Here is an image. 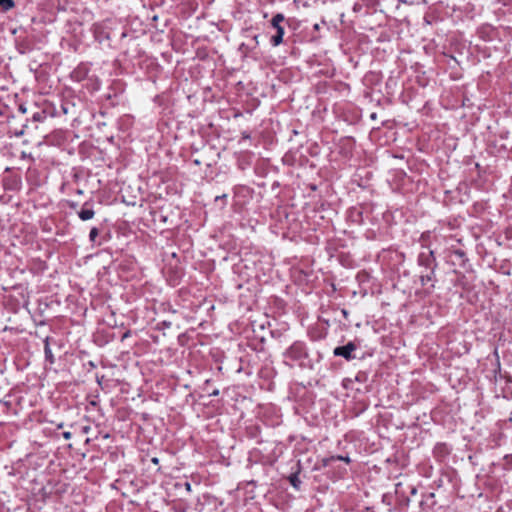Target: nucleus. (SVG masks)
<instances>
[{
  "label": "nucleus",
  "instance_id": "0eeeda50",
  "mask_svg": "<svg viewBox=\"0 0 512 512\" xmlns=\"http://www.w3.org/2000/svg\"><path fill=\"white\" fill-rule=\"evenodd\" d=\"M46 119V114L44 111H37L33 113L32 120L34 122H43Z\"/></svg>",
  "mask_w": 512,
  "mask_h": 512
},
{
  "label": "nucleus",
  "instance_id": "6e6552de",
  "mask_svg": "<svg viewBox=\"0 0 512 512\" xmlns=\"http://www.w3.org/2000/svg\"><path fill=\"white\" fill-rule=\"evenodd\" d=\"M96 237H97V234H96V227H92L90 232H89V238L92 242L96 241Z\"/></svg>",
  "mask_w": 512,
  "mask_h": 512
},
{
  "label": "nucleus",
  "instance_id": "9b49d317",
  "mask_svg": "<svg viewBox=\"0 0 512 512\" xmlns=\"http://www.w3.org/2000/svg\"><path fill=\"white\" fill-rule=\"evenodd\" d=\"M90 405L96 406V399H90L89 400Z\"/></svg>",
  "mask_w": 512,
  "mask_h": 512
},
{
  "label": "nucleus",
  "instance_id": "39448f33",
  "mask_svg": "<svg viewBox=\"0 0 512 512\" xmlns=\"http://www.w3.org/2000/svg\"><path fill=\"white\" fill-rule=\"evenodd\" d=\"M94 214V210L86 206L82 207L81 210L78 212L79 218L84 221L92 219L94 217Z\"/></svg>",
  "mask_w": 512,
  "mask_h": 512
},
{
  "label": "nucleus",
  "instance_id": "1a4fd4ad",
  "mask_svg": "<svg viewBox=\"0 0 512 512\" xmlns=\"http://www.w3.org/2000/svg\"><path fill=\"white\" fill-rule=\"evenodd\" d=\"M19 111L22 113H26V107L24 105L19 106Z\"/></svg>",
  "mask_w": 512,
  "mask_h": 512
},
{
  "label": "nucleus",
  "instance_id": "f8f14e48",
  "mask_svg": "<svg viewBox=\"0 0 512 512\" xmlns=\"http://www.w3.org/2000/svg\"><path fill=\"white\" fill-rule=\"evenodd\" d=\"M64 437H65L66 439H68V438L70 437V433H69V432H65V433H64Z\"/></svg>",
  "mask_w": 512,
  "mask_h": 512
},
{
  "label": "nucleus",
  "instance_id": "9d476101",
  "mask_svg": "<svg viewBox=\"0 0 512 512\" xmlns=\"http://www.w3.org/2000/svg\"><path fill=\"white\" fill-rule=\"evenodd\" d=\"M88 364H89V366H90V370H91V369H93V368L95 367L94 362H93V361H91V360H90V361H88Z\"/></svg>",
  "mask_w": 512,
  "mask_h": 512
},
{
  "label": "nucleus",
  "instance_id": "7ed1b4c3",
  "mask_svg": "<svg viewBox=\"0 0 512 512\" xmlns=\"http://www.w3.org/2000/svg\"><path fill=\"white\" fill-rule=\"evenodd\" d=\"M306 348L303 343L296 342L290 346L287 350L286 355L292 360H301L306 357Z\"/></svg>",
  "mask_w": 512,
  "mask_h": 512
},
{
  "label": "nucleus",
  "instance_id": "20e7f679",
  "mask_svg": "<svg viewBox=\"0 0 512 512\" xmlns=\"http://www.w3.org/2000/svg\"><path fill=\"white\" fill-rule=\"evenodd\" d=\"M356 345L353 342H349L344 346H338L334 349L335 356L344 357L347 360L352 359V352L355 351Z\"/></svg>",
  "mask_w": 512,
  "mask_h": 512
},
{
  "label": "nucleus",
  "instance_id": "f03ea898",
  "mask_svg": "<svg viewBox=\"0 0 512 512\" xmlns=\"http://www.w3.org/2000/svg\"><path fill=\"white\" fill-rule=\"evenodd\" d=\"M56 348L60 350L61 345L59 341L53 337L47 336L44 339V355H45V361L49 363L50 365H53L55 363V356L53 353V349Z\"/></svg>",
  "mask_w": 512,
  "mask_h": 512
},
{
  "label": "nucleus",
  "instance_id": "ddd939ff",
  "mask_svg": "<svg viewBox=\"0 0 512 512\" xmlns=\"http://www.w3.org/2000/svg\"><path fill=\"white\" fill-rule=\"evenodd\" d=\"M153 463H157L158 462V459L157 458H153Z\"/></svg>",
  "mask_w": 512,
  "mask_h": 512
},
{
  "label": "nucleus",
  "instance_id": "4468645a",
  "mask_svg": "<svg viewBox=\"0 0 512 512\" xmlns=\"http://www.w3.org/2000/svg\"><path fill=\"white\" fill-rule=\"evenodd\" d=\"M186 489H190V484L186 483Z\"/></svg>",
  "mask_w": 512,
  "mask_h": 512
},
{
  "label": "nucleus",
  "instance_id": "f257e3e1",
  "mask_svg": "<svg viewBox=\"0 0 512 512\" xmlns=\"http://www.w3.org/2000/svg\"><path fill=\"white\" fill-rule=\"evenodd\" d=\"M283 21L284 16L280 13L274 15L271 20V25L276 30V34L271 37V43L273 46H278L283 41L284 28L281 26Z\"/></svg>",
  "mask_w": 512,
  "mask_h": 512
},
{
  "label": "nucleus",
  "instance_id": "423d86ee",
  "mask_svg": "<svg viewBox=\"0 0 512 512\" xmlns=\"http://www.w3.org/2000/svg\"><path fill=\"white\" fill-rule=\"evenodd\" d=\"M14 6H15L14 0H0V8L4 12L11 10L12 8H14Z\"/></svg>",
  "mask_w": 512,
  "mask_h": 512
}]
</instances>
